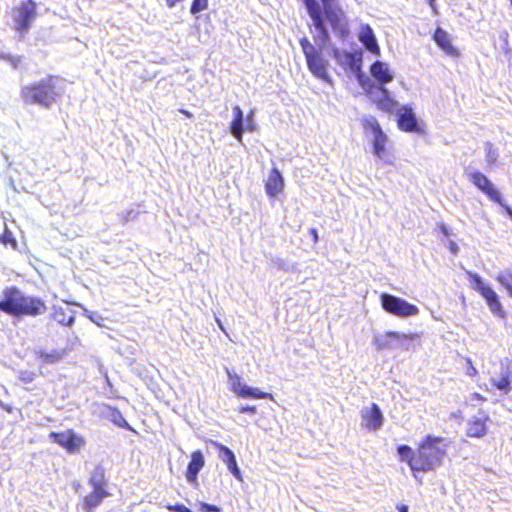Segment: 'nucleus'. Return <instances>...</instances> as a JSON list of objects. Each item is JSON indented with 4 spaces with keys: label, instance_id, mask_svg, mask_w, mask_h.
<instances>
[{
    "label": "nucleus",
    "instance_id": "nucleus-36",
    "mask_svg": "<svg viewBox=\"0 0 512 512\" xmlns=\"http://www.w3.org/2000/svg\"><path fill=\"white\" fill-rule=\"evenodd\" d=\"M466 364H467V369H466V374L470 377H475L478 375V370L475 368V366L473 365L472 361L470 358H467L466 359Z\"/></svg>",
    "mask_w": 512,
    "mask_h": 512
},
{
    "label": "nucleus",
    "instance_id": "nucleus-39",
    "mask_svg": "<svg viewBox=\"0 0 512 512\" xmlns=\"http://www.w3.org/2000/svg\"><path fill=\"white\" fill-rule=\"evenodd\" d=\"M309 234L311 235L312 237V241L314 244H316L319 240V237H318V231L316 228L312 227L309 229Z\"/></svg>",
    "mask_w": 512,
    "mask_h": 512
},
{
    "label": "nucleus",
    "instance_id": "nucleus-45",
    "mask_svg": "<svg viewBox=\"0 0 512 512\" xmlns=\"http://www.w3.org/2000/svg\"><path fill=\"white\" fill-rule=\"evenodd\" d=\"M440 230L445 236H449V230L444 224L440 225Z\"/></svg>",
    "mask_w": 512,
    "mask_h": 512
},
{
    "label": "nucleus",
    "instance_id": "nucleus-6",
    "mask_svg": "<svg viewBox=\"0 0 512 512\" xmlns=\"http://www.w3.org/2000/svg\"><path fill=\"white\" fill-rule=\"evenodd\" d=\"M466 274L471 288L484 298L491 312L501 318H505L506 312L503 309L498 294L490 286L485 285L477 273L467 271Z\"/></svg>",
    "mask_w": 512,
    "mask_h": 512
},
{
    "label": "nucleus",
    "instance_id": "nucleus-17",
    "mask_svg": "<svg viewBox=\"0 0 512 512\" xmlns=\"http://www.w3.org/2000/svg\"><path fill=\"white\" fill-rule=\"evenodd\" d=\"M436 45L448 56L458 58L460 51L453 45L450 34L441 27H437L432 35Z\"/></svg>",
    "mask_w": 512,
    "mask_h": 512
},
{
    "label": "nucleus",
    "instance_id": "nucleus-4",
    "mask_svg": "<svg viewBox=\"0 0 512 512\" xmlns=\"http://www.w3.org/2000/svg\"><path fill=\"white\" fill-rule=\"evenodd\" d=\"M63 78L49 74L46 77L21 87L20 96L25 104L50 108L63 94L60 84Z\"/></svg>",
    "mask_w": 512,
    "mask_h": 512
},
{
    "label": "nucleus",
    "instance_id": "nucleus-47",
    "mask_svg": "<svg viewBox=\"0 0 512 512\" xmlns=\"http://www.w3.org/2000/svg\"><path fill=\"white\" fill-rule=\"evenodd\" d=\"M2 408L8 412V413H12L13 412V408L9 405H2Z\"/></svg>",
    "mask_w": 512,
    "mask_h": 512
},
{
    "label": "nucleus",
    "instance_id": "nucleus-24",
    "mask_svg": "<svg viewBox=\"0 0 512 512\" xmlns=\"http://www.w3.org/2000/svg\"><path fill=\"white\" fill-rule=\"evenodd\" d=\"M88 483L92 488L108 489L109 480L103 465L98 464L94 467L90 473Z\"/></svg>",
    "mask_w": 512,
    "mask_h": 512
},
{
    "label": "nucleus",
    "instance_id": "nucleus-13",
    "mask_svg": "<svg viewBox=\"0 0 512 512\" xmlns=\"http://www.w3.org/2000/svg\"><path fill=\"white\" fill-rule=\"evenodd\" d=\"M397 127L399 130L407 133H422L424 130L418 123L417 117L408 105L402 106L397 111Z\"/></svg>",
    "mask_w": 512,
    "mask_h": 512
},
{
    "label": "nucleus",
    "instance_id": "nucleus-2",
    "mask_svg": "<svg viewBox=\"0 0 512 512\" xmlns=\"http://www.w3.org/2000/svg\"><path fill=\"white\" fill-rule=\"evenodd\" d=\"M448 444L444 437L425 435L415 450L407 444L397 447L401 462H405L413 474L434 471L443 464L447 455Z\"/></svg>",
    "mask_w": 512,
    "mask_h": 512
},
{
    "label": "nucleus",
    "instance_id": "nucleus-16",
    "mask_svg": "<svg viewBox=\"0 0 512 512\" xmlns=\"http://www.w3.org/2000/svg\"><path fill=\"white\" fill-rule=\"evenodd\" d=\"M481 416H472L466 423V436L470 438H482L487 434V423L490 417L480 411Z\"/></svg>",
    "mask_w": 512,
    "mask_h": 512
},
{
    "label": "nucleus",
    "instance_id": "nucleus-41",
    "mask_svg": "<svg viewBox=\"0 0 512 512\" xmlns=\"http://www.w3.org/2000/svg\"><path fill=\"white\" fill-rule=\"evenodd\" d=\"M448 247H449V250L451 251V253L456 254L458 252V246L455 242L451 241L449 243Z\"/></svg>",
    "mask_w": 512,
    "mask_h": 512
},
{
    "label": "nucleus",
    "instance_id": "nucleus-1",
    "mask_svg": "<svg viewBox=\"0 0 512 512\" xmlns=\"http://www.w3.org/2000/svg\"><path fill=\"white\" fill-rule=\"evenodd\" d=\"M308 15L310 16L313 26L318 34L314 36L317 46L313 45L307 37L299 40L302 52L306 59L309 71L316 78L331 84L332 79L329 75V61L325 58L322 49L330 41V35L326 28L324 17L329 22L334 31H338L341 37L349 34L345 13L338 5L333 6V0H320L323 8H321L317 0H302Z\"/></svg>",
    "mask_w": 512,
    "mask_h": 512
},
{
    "label": "nucleus",
    "instance_id": "nucleus-27",
    "mask_svg": "<svg viewBox=\"0 0 512 512\" xmlns=\"http://www.w3.org/2000/svg\"><path fill=\"white\" fill-rule=\"evenodd\" d=\"M65 350L54 349L52 351L38 350L35 355L37 360L42 364L53 365L60 362L65 356Z\"/></svg>",
    "mask_w": 512,
    "mask_h": 512
},
{
    "label": "nucleus",
    "instance_id": "nucleus-14",
    "mask_svg": "<svg viewBox=\"0 0 512 512\" xmlns=\"http://www.w3.org/2000/svg\"><path fill=\"white\" fill-rule=\"evenodd\" d=\"M228 377L232 381L231 390L241 398H252V399H273L271 393L260 391L257 388H251L246 384L241 383L240 377L237 374L228 372Z\"/></svg>",
    "mask_w": 512,
    "mask_h": 512
},
{
    "label": "nucleus",
    "instance_id": "nucleus-21",
    "mask_svg": "<svg viewBox=\"0 0 512 512\" xmlns=\"http://www.w3.org/2000/svg\"><path fill=\"white\" fill-rule=\"evenodd\" d=\"M284 179L281 175V172L278 168L273 167L269 174L268 178L265 182V192L268 197L274 198L277 195L281 194L284 190Z\"/></svg>",
    "mask_w": 512,
    "mask_h": 512
},
{
    "label": "nucleus",
    "instance_id": "nucleus-8",
    "mask_svg": "<svg viewBox=\"0 0 512 512\" xmlns=\"http://www.w3.org/2000/svg\"><path fill=\"white\" fill-rule=\"evenodd\" d=\"M37 15V5L34 0H24L16 8L13 15L14 29L21 35L31 28Z\"/></svg>",
    "mask_w": 512,
    "mask_h": 512
},
{
    "label": "nucleus",
    "instance_id": "nucleus-12",
    "mask_svg": "<svg viewBox=\"0 0 512 512\" xmlns=\"http://www.w3.org/2000/svg\"><path fill=\"white\" fill-rule=\"evenodd\" d=\"M469 181L481 192H483L491 201L502 205L501 193L490 181V179L480 171H474L468 176Z\"/></svg>",
    "mask_w": 512,
    "mask_h": 512
},
{
    "label": "nucleus",
    "instance_id": "nucleus-25",
    "mask_svg": "<svg viewBox=\"0 0 512 512\" xmlns=\"http://www.w3.org/2000/svg\"><path fill=\"white\" fill-rule=\"evenodd\" d=\"M231 134L238 140L242 141L243 137V111L239 105L233 107V119L229 126Z\"/></svg>",
    "mask_w": 512,
    "mask_h": 512
},
{
    "label": "nucleus",
    "instance_id": "nucleus-40",
    "mask_svg": "<svg viewBox=\"0 0 512 512\" xmlns=\"http://www.w3.org/2000/svg\"><path fill=\"white\" fill-rule=\"evenodd\" d=\"M165 1H166V5H167L168 8H173L177 4L183 2L184 0H165Z\"/></svg>",
    "mask_w": 512,
    "mask_h": 512
},
{
    "label": "nucleus",
    "instance_id": "nucleus-31",
    "mask_svg": "<svg viewBox=\"0 0 512 512\" xmlns=\"http://www.w3.org/2000/svg\"><path fill=\"white\" fill-rule=\"evenodd\" d=\"M0 59L8 62L15 69L18 68L22 64V61H23V57L20 55H12V54H6V53H1Z\"/></svg>",
    "mask_w": 512,
    "mask_h": 512
},
{
    "label": "nucleus",
    "instance_id": "nucleus-49",
    "mask_svg": "<svg viewBox=\"0 0 512 512\" xmlns=\"http://www.w3.org/2000/svg\"><path fill=\"white\" fill-rule=\"evenodd\" d=\"M428 2L431 4L432 2H434V0H428Z\"/></svg>",
    "mask_w": 512,
    "mask_h": 512
},
{
    "label": "nucleus",
    "instance_id": "nucleus-15",
    "mask_svg": "<svg viewBox=\"0 0 512 512\" xmlns=\"http://www.w3.org/2000/svg\"><path fill=\"white\" fill-rule=\"evenodd\" d=\"M210 443L218 450L219 458L226 464L228 470L233 474V476L237 480L242 481V473L240 468L238 467L236 457L233 451L229 447L217 441L211 440Z\"/></svg>",
    "mask_w": 512,
    "mask_h": 512
},
{
    "label": "nucleus",
    "instance_id": "nucleus-50",
    "mask_svg": "<svg viewBox=\"0 0 512 512\" xmlns=\"http://www.w3.org/2000/svg\"><path fill=\"white\" fill-rule=\"evenodd\" d=\"M509 1H510V3H511V6H512V0H509Z\"/></svg>",
    "mask_w": 512,
    "mask_h": 512
},
{
    "label": "nucleus",
    "instance_id": "nucleus-46",
    "mask_svg": "<svg viewBox=\"0 0 512 512\" xmlns=\"http://www.w3.org/2000/svg\"><path fill=\"white\" fill-rule=\"evenodd\" d=\"M397 510L399 512H408V507L404 504L397 505Z\"/></svg>",
    "mask_w": 512,
    "mask_h": 512
},
{
    "label": "nucleus",
    "instance_id": "nucleus-38",
    "mask_svg": "<svg viewBox=\"0 0 512 512\" xmlns=\"http://www.w3.org/2000/svg\"><path fill=\"white\" fill-rule=\"evenodd\" d=\"M471 399L474 401H478V402H485L487 400V398L485 396H483L482 394H480L478 392L472 393Z\"/></svg>",
    "mask_w": 512,
    "mask_h": 512
},
{
    "label": "nucleus",
    "instance_id": "nucleus-9",
    "mask_svg": "<svg viewBox=\"0 0 512 512\" xmlns=\"http://www.w3.org/2000/svg\"><path fill=\"white\" fill-rule=\"evenodd\" d=\"M333 58L339 66H341L345 72L353 74L358 78H361L362 63H363V52L360 50L349 52L346 50L334 49L332 52Z\"/></svg>",
    "mask_w": 512,
    "mask_h": 512
},
{
    "label": "nucleus",
    "instance_id": "nucleus-18",
    "mask_svg": "<svg viewBox=\"0 0 512 512\" xmlns=\"http://www.w3.org/2000/svg\"><path fill=\"white\" fill-rule=\"evenodd\" d=\"M361 418L363 420V427L370 431L378 430L384 421L383 413L376 403H372L369 408L363 410Z\"/></svg>",
    "mask_w": 512,
    "mask_h": 512
},
{
    "label": "nucleus",
    "instance_id": "nucleus-44",
    "mask_svg": "<svg viewBox=\"0 0 512 512\" xmlns=\"http://www.w3.org/2000/svg\"><path fill=\"white\" fill-rule=\"evenodd\" d=\"M501 206L504 208L506 213L512 218V209L509 206H507L506 204H504L503 202H502Z\"/></svg>",
    "mask_w": 512,
    "mask_h": 512
},
{
    "label": "nucleus",
    "instance_id": "nucleus-34",
    "mask_svg": "<svg viewBox=\"0 0 512 512\" xmlns=\"http://www.w3.org/2000/svg\"><path fill=\"white\" fill-rule=\"evenodd\" d=\"M199 510L201 512H222L218 506L213 505V504H208L205 502L199 503Z\"/></svg>",
    "mask_w": 512,
    "mask_h": 512
},
{
    "label": "nucleus",
    "instance_id": "nucleus-43",
    "mask_svg": "<svg viewBox=\"0 0 512 512\" xmlns=\"http://www.w3.org/2000/svg\"><path fill=\"white\" fill-rule=\"evenodd\" d=\"M179 112L181 114H183L187 118H192L193 117V114L190 111L186 110V109L181 108V109H179Z\"/></svg>",
    "mask_w": 512,
    "mask_h": 512
},
{
    "label": "nucleus",
    "instance_id": "nucleus-5",
    "mask_svg": "<svg viewBox=\"0 0 512 512\" xmlns=\"http://www.w3.org/2000/svg\"><path fill=\"white\" fill-rule=\"evenodd\" d=\"M362 126L365 131L373 134L372 150L373 154L386 163H391L389 153V138L383 131L380 123L374 117H368L362 120Z\"/></svg>",
    "mask_w": 512,
    "mask_h": 512
},
{
    "label": "nucleus",
    "instance_id": "nucleus-11",
    "mask_svg": "<svg viewBox=\"0 0 512 512\" xmlns=\"http://www.w3.org/2000/svg\"><path fill=\"white\" fill-rule=\"evenodd\" d=\"M420 339V334L416 332L412 333H401L398 331H388L382 335L376 336L374 338V345L378 350H389L395 348L397 345L402 344L408 349V346L405 345L410 341H418Z\"/></svg>",
    "mask_w": 512,
    "mask_h": 512
},
{
    "label": "nucleus",
    "instance_id": "nucleus-10",
    "mask_svg": "<svg viewBox=\"0 0 512 512\" xmlns=\"http://www.w3.org/2000/svg\"><path fill=\"white\" fill-rule=\"evenodd\" d=\"M49 439L58 444L68 454L78 453L86 445L85 438L77 434L73 429H67L62 432L52 431L49 433Z\"/></svg>",
    "mask_w": 512,
    "mask_h": 512
},
{
    "label": "nucleus",
    "instance_id": "nucleus-30",
    "mask_svg": "<svg viewBox=\"0 0 512 512\" xmlns=\"http://www.w3.org/2000/svg\"><path fill=\"white\" fill-rule=\"evenodd\" d=\"M495 280L506 289L508 295L512 298V267L500 271Z\"/></svg>",
    "mask_w": 512,
    "mask_h": 512
},
{
    "label": "nucleus",
    "instance_id": "nucleus-3",
    "mask_svg": "<svg viewBox=\"0 0 512 512\" xmlns=\"http://www.w3.org/2000/svg\"><path fill=\"white\" fill-rule=\"evenodd\" d=\"M0 311L14 318H36L46 314L48 306L42 298L26 295L18 287L9 286L3 290Z\"/></svg>",
    "mask_w": 512,
    "mask_h": 512
},
{
    "label": "nucleus",
    "instance_id": "nucleus-48",
    "mask_svg": "<svg viewBox=\"0 0 512 512\" xmlns=\"http://www.w3.org/2000/svg\"><path fill=\"white\" fill-rule=\"evenodd\" d=\"M485 145L489 151L492 149V144L490 142L485 143Z\"/></svg>",
    "mask_w": 512,
    "mask_h": 512
},
{
    "label": "nucleus",
    "instance_id": "nucleus-42",
    "mask_svg": "<svg viewBox=\"0 0 512 512\" xmlns=\"http://www.w3.org/2000/svg\"><path fill=\"white\" fill-rule=\"evenodd\" d=\"M74 317L69 316L67 320H60V323H62L65 326H71L74 323Z\"/></svg>",
    "mask_w": 512,
    "mask_h": 512
},
{
    "label": "nucleus",
    "instance_id": "nucleus-29",
    "mask_svg": "<svg viewBox=\"0 0 512 512\" xmlns=\"http://www.w3.org/2000/svg\"><path fill=\"white\" fill-rule=\"evenodd\" d=\"M107 411H108V415H109V418H110V421L115 424L116 426L120 427V428H124L126 430H129V431H135L131 426L130 424L126 421V419L124 418L123 414L121 413V411L117 408V407H112V406H109V405H105Z\"/></svg>",
    "mask_w": 512,
    "mask_h": 512
},
{
    "label": "nucleus",
    "instance_id": "nucleus-7",
    "mask_svg": "<svg viewBox=\"0 0 512 512\" xmlns=\"http://www.w3.org/2000/svg\"><path fill=\"white\" fill-rule=\"evenodd\" d=\"M380 301L382 308L387 313L399 318H407L419 314V308L415 304L409 303L395 295L382 293L380 295Z\"/></svg>",
    "mask_w": 512,
    "mask_h": 512
},
{
    "label": "nucleus",
    "instance_id": "nucleus-19",
    "mask_svg": "<svg viewBox=\"0 0 512 512\" xmlns=\"http://www.w3.org/2000/svg\"><path fill=\"white\" fill-rule=\"evenodd\" d=\"M111 494L108 489H97L92 490L83 497L81 507L84 512H94L95 509L102 504L105 498Z\"/></svg>",
    "mask_w": 512,
    "mask_h": 512
},
{
    "label": "nucleus",
    "instance_id": "nucleus-26",
    "mask_svg": "<svg viewBox=\"0 0 512 512\" xmlns=\"http://www.w3.org/2000/svg\"><path fill=\"white\" fill-rule=\"evenodd\" d=\"M378 90L381 92V96L374 100L376 107L383 112L392 113L397 102L389 95V91L385 87L379 86Z\"/></svg>",
    "mask_w": 512,
    "mask_h": 512
},
{
    "label": "nucleus",
    "instance_id": "nucleus-23",
    "mask_svg": "<svg viewBox=\"0 0 512 512\" xmlns=\"http://www.w3.org/2000/svg\"><path fill=\"white\" fill-rule=\"evenodd\" d=\"M370 74L379 86L384 87L385 84L391 82L394 78L393 73L388 65L382 61H375L370 66Z\"/></svg>",
    "mask_w": 512,
    "mask_h": 512
},
{
    "label": "nucleus",
    "instance_id": "nucleus-20",
    "mask_svg": "<svg viewBox=\"0 0 512 512\" xmlns=\"http://www.w3.org/2000/svg\"><path fill=\"white\" fill-rule=\"evenodd\" d=\"M205 466V458L200 450L193 451L190 455V461L188 462L186 469V480L190 484H196L199 472Z\"/></svg>",
    "mask_w": 512,
    "mask_h": 512
},
{
    "label": "nucleus",
    "instance_id": "nucleus-32",
    "mask_svg": "<svg viewBox=\"0 0 512 512\" xmlns=\"http://www.w3.org/2000/svg\"><path fill=\"white\" fill-rule=\"evenodd\" d=\"M209 0H192L190 13L196 15L208 8Z\"/></svg>",
    "mask_w": 512,
    "mask_h": 512
},
{
    "label": "nucleus",
    "instance_id": "nucleus-35",
    "mask_svg": "<svg viewBox=\"0 0 512 512\" xmlns=\"http://www.w3.org/2000/svg\"><path fill=\"white\" fill-rule=\"evenodd\" d=\"M35 374L32 373V372H27V371H23L20 373L19 375V380L24 383V384H28V383H31L32 381H34L35 379Z\"/></svg>",
    "mask_w": 512,
    "mask_h": 512
},
{
    "label": "nucleus",
    "instance_id": "nucleus-33",
    "mask_svg": "<svg viewBox=\"0 0 512 512\" xmlns=\"http://www.w3.org/2000/svg\"><path fill=\"white\" fill-rule=\"evenodd\" d=\"M166 509L170 512H192L190 508L180 503L168 504L166 505Z\"/></svg>",
    "mask_w": 512,
    "mask_h": 512
},
{
    "label": "nucleus",
    "instance_id": "nucleus-28",
    "mask_svg": "<svg viewBox=\"0 0 512 512\" xmlns=\"http://www.w3.org/2000/svg\"><path fill=\"white\" fill-rule=\"evenodd\" d=\"M511 383L512 371L509 367H506L505 371L501 373V377L499 379L491 380L492 386L505 394H508L512 390Z\"/></svg>",
    "mask_w": 512,
    "mask_h": 512
},
{
    "label": "nucleus",
    "instance_id": "nucleus-22",
    "mask_svg": "<svg viewBox=\"0 0 512 512\" xmlns=\"http://www.w3.org/2000/svg\"><path fill=\"white\" fill-rule=\"evenodd\" d=\"M358 39L373 55L379 56L381 54V49L378 45L376 36L369 24H363L360 26Z\"/></svg>",
    "mask_w": 512,
    "mask_h": 512
},
{
    "label": "nucleus",
    "instance_id": "nucleus-37",
    "mask_svg": "<svg viewBox=\"0 0 512 512\" xmlns=\"http://www.w3.org/2000/svg\"><path fill=\"white\" fill-rule=\"evenodd\" d=\"M238 411L240 413H248V414H255L256 413V407L255 406H241L238 408Z\"/></svg>",
    "mask_w": 512,
    "mask_h": 512
}]
</instances>
